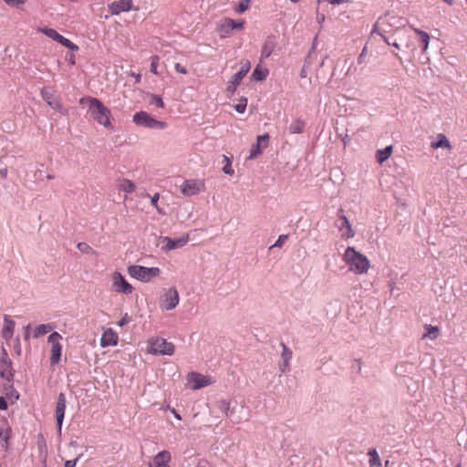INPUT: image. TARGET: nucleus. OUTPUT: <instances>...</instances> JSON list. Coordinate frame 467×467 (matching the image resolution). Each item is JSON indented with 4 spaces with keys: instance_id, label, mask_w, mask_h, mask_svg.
<instances>
[{
    "instance_id": "1",
    "label": "nucleus",
    "mask_w": 467,
    "mask_h": 467,
    "mask_svg": "<svg viewBox=\"0 0 467 467\" xmlns=\"http://www.w3.org/2000/svg\"><path fill=\"white\" fill-rule=\"evenodd\" d=\"M79 104L86 107L90 117L106 129H113L111 124V111L99 99L93 97H84Z\"/></svg>"
},
{
    "instance_id": "2",
    "label": "nucleus",
    "mask_w": 467,
    "mask_h": 467,
    "mask_svg": "<svg viewBox=\"0 0 467 467\" xmlns=\"http://www.w3.org/2000/svg\"><path fill=\"white\" fill-rule=\"evenodd\" d=\"M343 261L348 265L349 270L356 275L366 274L370 267V263L367 256L358 252L352 246H348L345 250Z\"/></svg>"
},
{
    "instance_id": "3",
    "label": "nucleus",
    "mask_w": 467,
    "mask_h": 467,
    "mask_svg": "<svg viewBox=\"0 0 467 467\" xmlns=\"http://www.w3.org/2000/svg\"><path fill=\"white\" fill-rule=\"evenodd\" d=\"M128 274L140 282L148 283L161 274L159 267H146L142 265H133L128 267Z\"/></svg>"
},
{
    "instance_id": "4",
    "label": "nucleus",
    "mask_w": 467,
    "mask_h": 467,
    "mask_svg": "<svg viewBox=\"0 0 467 467\" xmlns=\"http://www.w3.org/2000/svg\"><path fill=\"white\" fill-rule=\"evenodd\" d=\"M132 121L137 126L152 130H164L167 127L166 122L154 119L146 111L135 113L133 115Z\"/></svg>"
},
{
    "instance_id": "5",
    "label": "nucleus",
    "mask_w": 467,
    "mask_h": 467,
    "mask_svg": "<svg viewBox=\"0 0 467 467\" xmlns=\"http://www.w3.org/2000/svg\"><path fill=\"white\" fill-rule=\"evenodd\" d=\"M180 302V296L175 287H170L163 291L160 298V307L162 310L170 311L174 309Z\"/></svg>"
},
{
    "instance_id": "6",
    "label": "nucleus",
    "mask_w": 467,
    "mask_h": 467,
    "mask_svg": "<svg viewBox=\"0 0 467 467\" xmlns=\"http://www.w3.org/2000/svg\"><path fill=\"white\" fill-rule=\"evenodd\" d=\"M150 352L155 355H172L174 345L161 337H156L150 341Z\"/></svg>"
},
{
    "instance_id": "7",
    "label": "nucleus",
    "mask_w": 467,
    "mask_h": 467,
    "mask_svg": "<svg viewBox=\"0 0 467 467\" xmlns=\"http://www.w3.org/2000/svg\"><path fill=\"white\" fill-rule=\"evenodd\" d=\"M61 339L62 336L58 332H53L47 337V342L51 345V365H57L60 361L62 354Z\"/></svg>"
},
{
    "instance_id": "8",
    "label": "nucleus",
    "mask_w": 467,
    "mask_h": 467,
    "mask_svg": "<svg viewBox=\"0 0 467 467\" xmlns=\"http://www.w3.org/2000/svg\"><path fill=\"white\" fill-rule=\"evenodd\" d=\"M244 25V20L234 21V19L225 17L218 23L217 31L220 34V36L224 38L229 36L233 30L242 29Z\"/></svg>"
},
{
    "instance_id": "9",
    "label": "nucleus",
    "mask_w": 467,
    "mask_h": 467,
    "mask_svg": "<svg viewBox=\"0 0 467 467\" xmlns=\"http://www.w3.org/2000/svg\"><path fill=\"white\" fill-rule=\"evenodd\" d=\"M37 30H38V32H41L45 36H48L49 38L53 39L54 41H57V43L61 44L62 46L67 47L68 49H70L72 51L78 50V47L77 45H75L69 39L64 37L62 35L57 33L53 28L40 27Z\"/></svg>"
},
{
    "instance_id": "10",
    "label": "nucleus",
    "mask_w": 467,
    "mask_h": 467,
    "mask_svg": "<svg viewBox=\"0 0 467 467\" xmlns=\"http://www.w3.org/2000/svg\"><path fill=\"white\" fill-rule=\"evenodd\" d=\"M250 68L251 65L248 60L242 62L240 70L232 77L228 83L226 91L230 96L234 95L237 86L241 83L244 76L249 72Z\"/></svg>"
},
{
    "instance_id": "11",
    "label": "nucleus",
    "mask_w": 467,
    "mask_h": 467,
    "mask_svg": "<svg viewBox=\"0 0 467 467\" xmlns=\"http://www.w3.org/2000/svg\"><path fill=\"white\" fill-rule=\"evenodd\" d=\"M111 280L114 291L124 295H130L133 292L132 285L126 281L125 277L119 272H114Z\"/></svg>"
},
{
    "instance_id": "12",
    "label": "nucleus",
    "mask_w": 467,
    "mask_h": 467,
    "mask_svg": "<svg viewBox=\"0 0 467 467\" xmlns=\"http://www.w3.org/2000/svg\"><path fill=\"white\" fill-rule=\"evenodd\" d=\"M42 99L48 104L52 109L59 111L61 114L66 115L67 109L62 106V104L57 100L55 96V91L49 88H43L41 90Z\"/></svg>"
},
{
    "instance_id": "13",
    "label": "nucleus",
    "mask_w": 467,
    "mask_h": 467,
    "mask_svg": "<svg viewBox=\"0 0 467 467\" xmlns=\"http://www.w3.org/2000/svg\"><path fill=\"white\" fill-rule=\"evenodd\" d=\"M0 376L8 383L13 382L12 362L4 348H2V357L0 358Z\"/></svg>"
},
{
    "instance_id": "14",
    "label": "nucleus",
    "mask_w": 467,
    "mask_h": 467,
    "mask_svg": "<svg viewBox=\"0 0 467 467\" xmlns=\"http://www.w3.org/2000/svg\"><path fill=\"white\" fill-rule=\"evenodd\" d=\"M188 383L192 385V389L196 390L210 386L213 380L209 376H203L198 372H191L187 376Z\"/></svg>"
},
{
    "instance_id": "15",
    "label": "nucleus",
    "mask_w": 467,
    "mask_h": 467,
    "mask_svg": "<svg viewBox=\"0 0 467 467\" xmlns=\"http://www.w3.org/2000/svg\"><path fill=\"white\" fill-rule=\"evenodd\" d=\"M188 242L189 234H187L176 239H171L165 236L161 239V243L162 244L161 250L169 252L174 249H178L184 246Z\"/></svg>"
},
{
    "instance_id": "16",
    "label": "nucleus",
    "mask_w": 467,
    "mask_h": 467,
    "mask_svg": "<svg viewBox=\"0 0 467 467\" xmlns=\"http://www.w3.org/2000/svg\"><path fill=\"white\" fill-rule=\"evenodd\" d=\"M338 219L339 223L337 225L338 228V231L340 232V234L342 238L345 239H350L353 238L356 234L355 231L353 230L350 222L347 218L345 214H343V210H338Z\"/></svg>"
},
{
    "instance_id": "17",
    "label": "nucleus",
    "mask_w": 467,
    "mask_h": 467,
    "mask_svg": "<svg viewBox=\"0 0 467 467\" xmlns=\"http://www.w3.org/2000/svg\"><path fill=\"white\" fill-rule=\"evenodd\" d=\"M109 10L112 16H118L122 12H129L130 10H138L139 8L133 7L132 0H118L109 5Z\"/></svg>"
},
{
    "instance_id": "18",
    "label": "nucleus",
    "mask_w": 467,
    "mask_h": 467,
    "mask_svg": "<svg viewBox=\"0 0 467 467\" xmlns=\"http://www.w3.org/2000/svg\"><path fill=\"white\" fill-rule=\"evenodd\" d=\"M66 396L64 393H59L57 400V406H56V421L57 426V432L61 433L62 424L65 417V410H66Z\"/></svg>"
},
{
    "instance_id": "19",
    "label": "nucleus",
    "mask_w": 467,
    "mask_h": 467,
    "mask_svg": "<svg viewBox=\"0 0 467 467\" xmlns=\"http://www.w3.org/2000/svg\"><path fill=\"white\" fill-rule=\"evenodd\" d=\"M203 188V183L197 180H187L181 186L182 193L185 196L198 194Z\"/></svg>"
},
{
    "instance_id": "20",
    "label": "nucleus",
    "mask_w": 467,
    "mask_h": 467,
    "mask_svg": "<svg viewBox=\"0 0 467 467\" xmlns=\"http://www.w3.org/2000/svg\"><path fill=\"white\" fill-rule=\"evenodd\" d=\"M171 458V453L168 451H161L154 456L149 467H170L168 463Z\"/></svg>"
},
{
    "instance_id": "21",
    "label": "nucleus",
    "mask_w": 467,
    "mask_h": 467,
    "mask_svg": "<svg viewBox=\"0 0 467 467\" xmlns=\"http://www.w3.org/2000/svg\"><path fill=\"white\" fill-rule=\"evenodd\" d=\"M282 353H281V363L279 364V369L281 373H285L289 370V364L292 358V351L284 344L281 343Z\"/></svg>"
},
{
    "instance_id": "22",
    "label": "nucleus",
    "mask_w": 467,
    "mask_h": 467,
    "mask_svg": "<svg viewBox=\"0 0 467 467\" xmlns=\"http://www.w3.org/2000/svg\"><path fill=\"white\" fill-rule=\"evenodd\" d=\"M117 344H118L117 334L111 328L106 329L103 332L102 337L100 338V346L102 348H106L109 346H116Z\"/></svg>"
},
{
    "instance_id": "23",
    "label": "nucleus",
    "mask_w": 467,
    "mask_h": 467,
    "mask_svg": "<svg viewBox=\"0 0 467 467\" xmlns=\"http://www.w3.org/2000/svg\"><path fill=\"white\" fill-rule=\"evenodd\" d=\"M16 323L8 316L4 317V326L2 328V337L6 340H10L14 335Z\"/></svg>"
},
{
    "instance_id": "24",
    "label": "nucleus",
    "mask_w": 467,
    "mask_h": 467,
    "mask_svg": "<svg viewBox=\"0 0 467 467\" xmlns=\"http://www.w3.org/2000/svg\"><path fill=\"white\" fill-rule=\"evenodd\" d=\"M414 32L419 36V41L422 46V52H426L430 44V36L427 32L418 28H413Z\"/></svg>"
},
{
    "instance_id": "25",
    "label": "nucleus",
    "mask_w": 467,
    "mask_h": 467,
    "mask_svg": "<svg viewBox=\"0 0 467 467\" xmlns=\"http://www.w3.org/2000/svg\"><path fill=\"white\" fill-rule=\"evenodd\" d=\"M392 154V146H387L384 149L378 150L376 152L377 161L379 164H382L387 161Z\"/></svg>"
},
{
    "instance_id": "26",
    "label": "nucleus",
    "mask_w": 467,
    "mask_h": 467,
    "mask_svg": "<svg viewBox=\"0 0 467 467\" xmlns=\"http://www.w3.org/2000/svg\"><path fill=\"white\" fill-rule=\"evenodd\" d=\"M217 408L222 411L227 418H231L233 415V410L231 409V402L227 400H221L217 401Z\"/></svg>"
},
{
    "instance_id": "27",
    "label": "nucleus",
    "mask_w": 467,
    "mask_h": 467,
    "mask_svg": "<svg viewBox=\"0 0 467 467\" xmlns=\"http://www.w3.org/2000/svg\"><path fill=\"white\" fill-rule=\"evenodd\" d=\"M305 128V122L299 119H294L289 126V132L291 134L302 133Z\"/></svg>"
},
{
    "instance_id": "28",
    "label": "nucleus",
    "mask_w": 467,
    "mask_h": 467,
    "mask_svg": "<svg viewBox=\"0 0 467 467\" xmlns=\"http://www.w3.org/2000/svg\"><path fill=\"white\" fill-rule=\"evenodd\" d=\"M119 189L126 193H131L136 190V186L131 181L123 179L119 183Z\"/></svg>"
},
{
    "instance_id": "29",
    "label": "nucleus",
    "mask_w": 467,
    "mask_h": 467,
    "mask_svg": "<svg viewBox=\"0 0 467 467\" xmlns=\"http://www.w3.org/2000/svg\"><path fill=\"white\" fill-rule=\"evenodd\" d=\"M425 331L426 332L422 336L423 339L424 338H429L431 340H433V339L437 338V337L439 335V328L436 326L426 325L425 326Z\"/></svg>"
},
{
    "instance_id": "30",
    "label": "nucleus",
    "mask_w": 467,
    "mask_h": 467,
    "mask_svg": "<svg viewBox=\"0 0 467 467\" xmlns=\"http://www.w3.org/2000/svg\"><path fill=\"white\" fill-rule=\"evenodd\" d=\"M4 392L5 394V396L9 399V400H18L19 398V394L18 392L14 389L13 387V383L10 382L8 383L6 381V384L5 385L4 387Z\"/></svg>"
},
{
    "instance_id": "31",
    "label": "nucleus",
    "mask_w": 467,
    "mask_h": 467,
    "mask_svg": "<svg viewBox=\"0 0 467 467\" xmlns=\"http://www.w3.org/2000/svg\"><path fill=\"white\" fill-rule=\"evenodd\" d=\"M369 456L368 463L370 467H379L380 458L376 449H370L368 452Z\"/></svg>"
},
{
    "instance_id": "32",
    "label": "nucleus",
    "mask_w": 467,
    "mask_h": 467,
    "mask_svg": "<svg viewBox=\"0 0 467 467\" xmlns=\"http://www.w3.org/2000/svg\"><path fill=\"white\" fill-rule=\"evenodd\" d=\"M54 327L51 324H41L35 328L34 337H39L48 332H50Z\"/></svg>"
},
{
    "instance_id": "33",
    "label": "nucleus",
    "mask_w": 467,
    "mask_h": 467,
    "mask_svg": "<svg viewBox=\"0 0 467 467\" xmlns=\"http://www.w3.org/2000/svg\"><path fill=\"white\" fill-rule=\"evenodd\" d=\"M274 46H275L274 40L269 37L265 41V45H264V47L262 48V57H268L272 54V52L274 50Z\"/></svg>"
},
{
    "instance_id": "34",
    "label": "nucleus",
    "mask_w": 467,
    "mask_h": 467,
    "mask_svg": "<svg viewBox=\"0 0 467 467\" xmlns=\"http://www.w3.org/2000/svg\"><path fill=\"white\" fill-rule=\"evenodd\" d=\"M431 147L434 149L438 148H449L450 142L445 135L440 134L438 137V140L431 144Z\"/></svg>"
},
{
    "instance_id": "35",
    "label": "nucleus",
    "mask_w": 467,
    "mask_h": 467,
    "mask_svg": "<svg viewBox=\"0 0 467 467\" xmlns=\"http://www.w3.org/2000/svg\"><path fill=\"white\" fill-rule=\"evenodd\" d=\"M149 97V104L150 106H153V107H156V108H163L164 107V103L162 101V99L156 95V94H149L148 95Z\"/></svg>"
},
{
    "instance_id": "36",
    "label": "nucleus",
    "mask_w": 467,
    "mask_h": 467,
    "mask_svg": "<svg viewBox=\"0 0 467 467\" xmlns=\"http://www.w3.org/2000/svg\"><path fill=\"white\" fill-rule=\"evenodd\" d=\"M9 429L7 427H0V444L6 447L9 440Z\"/></svg>"
},
{
    "instance_id": "37",
    "label": "nucleus",
    "mask_w": 467,
    "mask_h": 467,
    "mask_svg": "<svg viewBox=\"0 0 467 467\" xmlns=\"http://www.w3.org/2000/svg\"><path fill=\"white\" fill-rule=\"evenodd\" d=\"M266 76H267V70H262L258 67L256 68H254V70L252 74L253 79H254L256 81H262V80L265 79Z\"/></svg>"
},
{
    "instance_id": "38",
    "label": "nucleus",
    "mask_w": 467,
    "mask_h": 467,
    "mask_svg": "<svg viewBox=\"0 0 467 467\" xmlns=\"http://www.w3.org/2000/svg\"><path fill=\"white\" fill-rule=\"evenodd\" d=\"M77 247L83 254H96L95 250L87 243H78Z\"/></svg>"
},
{
    "instance_id": "39",
    "label": "nucleus",
    "mask_w": 467,
    "mask_h": 467,
    "mask_svg": "<svg viewBox=\"0 0 467 467\" xmlns=\"http://www.w3.org/2000/svg\"><path fill=\"white\" fill-rule=\"evenodd\" d=\"M223 161L225 162L224 166L223 167V171L225 174L233 175L234 173V169L232 168V161L229 157L226 155H223Z\"/></svg>"
},
{
    "instance_id": "40",
    "label": "nucleus",
    "mask_w": 467,
    "mask_h": 467,
    "mask_svg": "<svg viewBox=\"0 0 467 467\" xmlns=\"http://www.w3.org/2000/svg\"><path fill=\"white\" fill-rule=\"evenodd\" d=\"M268 140H269L268 134L260 135L257 137L256 145H259V148L261 150L265 149L268 146Z\"/></svg>"
},
{
    "instance_id": "41",
    "label": "nucleus",
    "mask_w": 467,
    "mask_h": 467,
    "mask_svg": "<svg viewBox=\"0 0 467 467\" xmlns=\"http://www.w3.org/2000/svg\"><path fill=\"white\" fill-rule=\"evenodd\" d=\"M268 140H269L268 134L260 135L257 137L256 145H259V148L261 150L265 149L268 146Z\"/></svg>"
},
{
    "instance_id": "42",
    "label": "nucleus",
    "mask_w": 467,
    "mask_h": 467,
    "mask_svg": "<svg viewBox=\"0 0 467 467\" xmlns=\"http://www.w3.org/2000/svg\"><path fill=\"white\" fill-rule=\"evenodd\" d=\"M246 106H247V99L242 98L239 99L238 104H236L234 106V109L238 113H244L245 111Z\"/></svg>"
},
{
    "instance_id": "43",
    "label": "nucleus",
    "mask_w": 467,
    "mask_h": 467,
    "mask_svg": "<svg viewBox=\"0 0 467 467\" xmlns=\"http://www.w3.org/2000/svg\"><path fill=\"white\" fill-rule=\"evenodd\" d=\"M159 60H160L159 56H152L150 57V72L153 73L154 75H158L157 67H158Z\"/></svg>"
},
{
    "instance_id": "44",
    "label": "nucleus",
    "mask_w": 467,
    "mask_h": 467,
    "mask_svg": "<svg viewBox=\"0 0 467 467\" xmlns=\"http://www.w3.org/2000/svg\"><path fill=\"white\" fill-rule=\"evenodd\" d=\"M262 153V150L259 148V145L254 144L250 150V155L248 157L249 160L255 159Z\"/></svg>"
},
{
    "instance_id": "45",
    "label": "nucleus",
    "mask_w": 467,
    "mask_h": 467,
    "mask_svg": "<svg viewBox=\"0 0 467 467\" xmlns=\"http://www.w3.org/2000/svg\"><path fill=\"white\" fill-rule=\"evenodd\" d=\"M288 235L287 234H281L275 241V243L270 246V249L275 248V247H282L285 242L287 240Z\"/></svg>"
},
{
    "instance_id": "46",
    "label": "nucleus",
    "mask_w": 467,
    "mask_h": 467,
    "mask_svg": "<svg viewBox=\"0 0 467 467\" xmlns=\"http://www.w3.org/2000/svg\"><path fill=\"white\" fill-rule=\"evenodd\" d=\"M7 5L11 7H21L26 0H3Z\"/></svg>"
},
{
    "instance_id": "47",
    "label": "nucleus",
    "mask_w": 467,
    "mask_h": 467,
    "mask_svg": "<svg viewBox=\"0 0 467 467\" xmlns=\"http://www.w3.org/2000/svg\"><path fill=\"white\" fill-rule=\"evenodd\" d=\"M249 6V0H244L239 3L236 12L241 14L248 9Z\"/></svg>"
},
{
    "instance_id": "48",
    "label": "nucleus",
    "mask_w": 467,
    "mask_h": 467,
    "mask_svg": "<svg viewBox=\"0 0 467 467\" xmlns=\"http://www.w3.org/2000/svg\"><path fill=\"white\" fill-rule=\"evenodd\" d=\"M158 201H159V193H155L151 198H150V203L153 207H155L157 209V211L160 213H162V211L159 208L158 206Z\"/></svg>"
},
{
    "instance_id": "49",
    "label": "nucleus",
    "mask_w": 467,
    "mask_h": 467,
    "mask_svg": "<svg viewBox=\"0 0 467 467\" xmlns=\"http://www.w3.org/2000/svg\"><path fill=\"white\" fill-rule=\"evenodd\" d=\"M130 322V317H129V315L126 313L118 322V325L119 327H123L127 324H129Z\"/></svg>"
},
{
    "instance_id": "50",
    "label": "nucleus",
    "mask_w": 467,
    "mask_h": 467,
    "mask_svg": "<svg viewBox=\"0 0 467 467\" xmlns=\"http://www.w3.org/2000/svg\"><path fill=\"white\" fill-rule=\"evenodd\" d=\"M174 68L178 73L184 74V75L188 73V70L186 69V67L182 66L180 63H176L174 66Z\"/></svg>"
},
{
    "instance_id": "51",
    "label": "nucleus",
    "mask_w": 467,
    "mask_h": 467,
    "mask_svg": "<svg viewBox=\"0 0 467 467\" xmlns=\"http://www.w3.org/2000/svg\"><path fill=\"white\" fill-rule=\"evenodd\" d=\"M372 33H378L388 45H391V43L389 41L386 36H384L381 32H379V29L377 27V25L375 26V28L373 29Z\"/></svg>"
},
{
    "instance_id": "52",
    "label": "nucleus",
    "mask_w": 467,
    "mask_h": 467,
    "mask_svg": "<svg viewBox=\"0 0 467 467\" xmlns=\"http://www.w3.org/2000/svg\"><path fill=\"white\" fill-rule=\"evenodd\" d=\"M78 458L79 457L76 458L75 460L67 461L65 462V467H75L77 462H78Z\"/></svg>"
},
{
    "instance_id": "53",
    "label": "nucleus",
    "mask_w": 467,
    "mask_h": 467,
    "mask_svg": "<svg viewBox=\"0 0 467 467\" xmlns=\"http://www.w3.org/2000/svg\"><path fill=\"white\" fill-rule=\"evenodd\" d=\"M366 51H367V48L364 47L363 50L361 51V53L359 54V56L358 57V64H362L364 62V57L366 56Z\"/></svg>"
},
{
    "instance_id": "54",
    "label": "nucleus",
    "mask_w": 467,
    "mask_h": 467,
    "mask_svg": "<svg viewBox=\"0 0 467 467\" xmlns=\"http://www.w3.org/2000/svg\"><path fill=\"white\" fill-rule=\"evenodd\" d=\"M7 409V402L4 397L0 396V410H5Z\"/></svg>"
},
{
    "instance_id": "55",
    "label": "nucleus",
    "mask_w": 467,
    "mask_h": 467,
    "mask_svg": "<svg viewBox=\"0 0 467 467\" xmlns=\"http://www.w3.org/2000/svg\"><path fill=\"white\" fill-rule=\"evenodd\" d=\"M348 2H349V0H328V3L331 5H341Z\"/></svg>"
},
{
    "instance_id": "56",
    "label": "nucleus",
    "mask_w": 467,
    "mask_h": 467,
    "mask_svg": "<svg viewBox=\"0 0 467 467\" xmlns=\"http://www.w3.org/2000/svg\"><path fill=\"white\" fill-rule=\"evenodd\" d=\"M131 76L135 78L136 83H140L141 79V76L140 74L132 73Z\"/></svg>"
},
{
    "instance_id": "57",
    "label": "nucleus",
    "mask_w": 467,
    "mask_h": 467,
    "mask_svg": "<svg viewBox=\"0 0 467 467\" xmlns=\"http://www.w3.org/2000/svg\"><path fill=\"white\" fill-rule=\"evenodd\" d=\"M306 75H307V72H306V68H305V67H303V68L301 69V71H300V77L304 78H306Z\"/></svg>"
},
{
    "instance_id": "58",
    "label": "nucleus",
    "mask_w": 467,
    "mask_h": 467,
    "mask_svg": "<svg viewBox=\"0 0 467 467\" xmlns=\"http://www.w3.org/2000/svg\"><path fill=\"white\" fill-rule=\"evenodd\" d=\"M172 413L174 414V417L177 419V420H181V416L180 414L175 410H172Z\"/></svg>"
},
{
    "instance_id": "59",
    "label": "nucleus",
    "mask_w": 467,
    "mask_h": 467,
    "mask_svg": "<svg viewBox=\"0 0 467 467\" xmlns=\"http://www.w3.org/2000/svg\"><path fill=\"white\" fill-rule=\"evenodd\" d=\"M391 45L397 49H400V45L397 42L391 43Z\"/></svg>"
},
{
    "instance_id": "60",
    "label": "nucleus",
    "mask_w": 467,
    "mask_h": 467,
    "mask_svg": "<svg viewBox=\"0 0 467 467\" xmlns=\"http://www.w3.org/2000/svg\"><path fill=\"white\" fill-rule=\"evenodd\" d=\"M446 3H448L449 5H452V0H444Z\"/></svg>"
},
{
    "instance_id": "61",
    "label": "nucleus",
    "mask_w": 467,
    "mask_h": 467,
    "mask_svg": "<svg viewBox=\"0 0 467 467\" xmlns=\"http://www.w3.org/2000/svg\"><path fill=\"white\" fill-rule=\"evenodd\" d=\"M53 178H54V177H53L52 175H48V176H47V179H49V180H51V179H53Z\"/></svg>"
},
{
    "instance_id": "62",
    "label": "nucleus",
    "mask_w": 467,
    "mask_h": 467,
    "mask_svg": "<svg viewBox=\"0 0 467 467\" xmlns=\"http://www.w3.org/2000/svg\"><path fill=\"white\" fill-rule=\"evenodd\" d=\"M291 1H292V2H294V3H296V2H298L299 0H291Z\"/></svg>"
}]
</instances>
